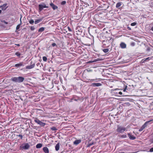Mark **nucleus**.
<instances>
[{
  "label": "nucleus",
  "instance_id": "1",
  "mask_svg": "<svg viewBox=\"0 0 153 153\" xmlns=\"http://www.w3.org/2000/svg\"><path fill=\"white\" fill-rule=\"evenodd\" d=\"M11 80L15 82L21 83L23 81L24 78L22 76L14 77L11 78Z\"/></svg>",
  "mask_w": 153,
  "mask_h": 153
},
{
  "label": "nucleus",
  "instance_id": "2",
  "mask_svg": "<svg viewBox=\"0 0 153 153\" xmlns=\"http://www.w3.org/2000/svg\"><path fill=\"white\" fill-rule=\"evenodd\" d=\"M126 130V128L122 126H117L116 130L117 131L120 133H123Z\"/></svg>",
  "mask_w": 153,
  "mask_h": 153
},
{
  "label": "nucleus",
  "instance_id": "3",
  "mask_svg": "<svg viewBox=\"0 0 153 153\" xmlns=\"http://www.w3.org/2000/svg\"><path fill=\"white\" fill-rule=\"evenodd\" d=\"M30 147V145L28 143H25L22 144L20 147V149L21 150L27 149Z\"/></svg>",
  "mask_w": 153,
  "mask_h": 153
},
{
  "label": "nucleus",
  "instance_id": "4",
  "mask_svg": "<svg viewBox=\"0 0 153 153\" xmlns=\"http://www.w3.org/2000/svg\"><path fill=\"white\" fill-rule=\"evenodd\" d=\"M152 121H153V120L146 122L142 126L141 128L139 129V131H143L147 126V125L148 124H151L150 122Z\"/></svg>",
  "mask_w": 153,
  "mask_h": 153
},
{
  "label": "nucleus",
  "instance_id": "5",
  "mask_svg": "<svg viewBox=\"0 0 153 153\" xmlns=\"http://www.w3.org/2000/svg\"><path fill=\"white\" fill-rule=\"evenodd\" d=\"M28 22H29L32 25H33L34 22L35 24H37L38 23V19H36L34 20L32 19H30L29 20L28 19Z\"/></svg>",
  "mask_w": 153,
  "mask_h": 153
},
{
  "label": "nucleus",
  "instance_id": "6",
  "mask_svg": "<svg viewBox=\"0 0 153 153\" xmlns=\"http://www.w3.org/2000/svg\"><path fill=\"white\" fill-rule=\"evenodd\" d=\"M48 7L45 4H39V11H41L44 8H48Z\"/></svg>",
  "mask_w": 153,
  "mask_h": 153
},
{
  "label": "nucleus",
  "instance_id": "7",
  "mask_svg": "<svg viewBox=\"0 0 153 153\" xmlns=\"http://www.w3.org/2000/svg\"><path fill=\"white\" fill-rule=\"evenodd\" d=\"M128 135L129 139L131 140H134L136 139V137L130 133L128 134Z\"/></svg>",
  "mask_w": 153,
  "mask_h": 153
},
{
  "label": "nucleus",
  "instance_id": "8",
  "mask_svg": "<svg viewBox=\"0 0 153 153\" xmlns=\"http://www.w3.org/2000/svg\"><path fill=\"white\" fill-rule=\"evenodd\" d=\"M24 65L23 62H21L20 63L16 64L15 65V67H19L24 66Z\"/></svg>",
  "mask_w": 153,
  "mask_h": 153
},
{
  "label": "nucleus",
  "instance_id": "9",
  "mask_svg": "<svg viewBox=\"0 0 153 153\" xmlns=\"http://www.w3.org/2000/svg\"><path fill=\"white\" fill-rule=\"evenodd\" d=\"M102 85V84L100 83H92L91 84V86L93 87H99Z\"/></svg>",
  "mask_w": 153,
  "mask_h": 153
},
{
  "label": "nucleus",
  "instance_id": "10",
  "mask_svg": "<svg viewBox=\"0 0 153 153\" xmlns=\"http://www.w3.org/2000/svg\"><path fill=\"white\" fill-rule=\"evenodd\" d=\"M7 5V4L6 3L4 4L3 5L0 6V8H1L2 10H5L7 7H6Z\"/></svg>",
  "mask_w": 153,
  "mask_h": 153
},
{
  "label": "nucleus",
  "instance_id": "11",
  "mask_svg": "<svg viewBox=\"0 0 153 153\" xmlns=\"http://www.w3.org/2000/svg\"><path fill=\"white\" fill-rule=\"evenodd\" d=\"M43 151L45 153H49V151L48 148L46 147H45L43 148Z\"/></svg>",
  "mask_w": 153,
  "mask_h": 153
},
{
  "label": "nucleus",
  "instance_id": "12",
  "mask_svg": "<svg viewBox=\"0 0 153 153\" xmlns=\"http://www.w3.org/2000/svg\"><path fill=\"white\" fill-rule=\"evenodd\" d=\"M81 142L80 140H75L74 142V144L76 145H77L79 144Z\"/></svg>",
  "mask_w": 153,
  "mask_h": 153
},
{
  "label": "nucleus",
  "instance_id": "13",
  "mask_svg": "<svg viewBox=\"0 0 153 153\" xmlns=\"http://www.w3.org/2000/svg\"><path fill=\"white\" fill-rule=\"evenodd\" d=\"M50 5L52 7L53 9L54 10L57 9L58 8L57 7L54 5V4H53L52 3H50Z\"/></svg>",
  "mask_w": 153,
  "mask_h": 153
},
{
  "label": "nucleus",
  "instance_id": "14",
  "mask_svg": "<svg viewBox=\"0 0 153 153\" xmlns=\"http://www.w3.org/2000/svg\"><path fill=\"white\" fill-rule=\"evenodd\" d=\"M123 4V3L122 2H119L117 3L116 7L117 8H119V7L121 6Z\"/></svg>",
  "mask_w": 153,
  "mask_h": 153
},
{
  "label": "nucleus",
  "instance_id": "15",
  "mask_svg": "<svg viewBox=\"0 0 153 153\" xmlns=\"http://www.w3.org/2000/svg\"><path fill=\"white\" fill-rule=\"evenodd\" d=\"M120 46L122 48H125L126 47V45L123 42H122L120 44Z\"/></svg>",
  "mask_w": 153,
  "mask_h": 153
},
{
  "label": "nucleus",
  "instance_id": "16",
  "mask_svg": "<svg viewBox=\"0 0 153 153\" xmlns=\"http://www.w3.org/2000/svg\"><path fill=\"white\" fill-rule=\"evenodd\" d=\"M34 65L33 64L30 65H27L26 66V69H31L34 68Z\"/></svg>",
  "mask_w": 153,
  "mask_h": 153
},
{
  "label": "nucleus",
  "instance_id": "17",
  "mask_svg": "<svg viewBox=\"0 0 153 153\" xmlns=\"http://www.w3.org/2000/svg\"><path fill=\"white\" fill-rule=\"evenodd\" d=\"M59 146H59V143H58L57 144H56V145L55 147V150L56 151H58L59 150Z\"/></svg>",
  "mask_w": 153,
  "mask_h": 153
},
{
  "label": "nucleus",
  "instance_id": "18",
  "mask_svg": "<svg viewBox=\"0 0 153 153\" xmlns=\"http://www.w3.org/2000/svg\"><path fill=\"white\" fill-rule=\"evenodd\" d=\"M39 125L42 126H43L45 125V123L39 121Z\"/></svg>",
  "mask_w": 153,
  "mask_h": 153
},
{
  "label": "nucleus",
  "instance_id": "19",
  "mask_svg": "<svg viewBox=\"0 0 153 153\" xmlns=\"http://www.w3.org/2000/svg\"><path fill=\"white\" fill-rule=\"evenodd\" d=\"M45 28L44 27H42L39 29V32H42L45 29Z\"/></svg>",
  "mask_w": 153,
  "mask_h": 153
},
{
  "label": "nucleus",
  "instance_id": "20",
  "mask_svg": "<svg viewBox=\"0 0 153 153\" xmlns=\"http://www.w3.org/2000/svg\"><path fill=\"white\" fill-rule=\"evenodd\" d=\"M94 144V142H92V143H89L87 145V147H90L91 146H92V145Z\"/></svg>",
  "mask_w": 153,
  "mask_h": 153
},
{
  "label": "nucleus",
  "instance_id": "21",
  "mask_svg": "<svg viewBox=\"0 0 153 153\" xmlns=\"http://www.w3.org/2000/svg\"><path fill=\"white\" fill-rule=\"evenodd\" d=\"M109 51V49L108 48L105 49L103 50V51L105 53L108 52Z\"/></svg>",
  "mask_w": 153,
  "mask_h": 153
},
{
  "label": "nucleus",
  "instance_id": "22",
  "mask_svg": "<svg viewBox=\"0 0 153 153\" xmlns=\"http://www.w3.org/2000/svg\"><path fill=\"white\" fill-rule=\"evenodd\" d=\"M152 59L151 57H148V58H146L144 60V61H146L148 60H149Z\"/></svg>",
  "mask_w": 153,
  "mask_h": 153
},
{
  "label": "nucleus",
  "instance_id": "23",
  "mask_svg": "<svg viewBox=\"0 0 153 153\" xmlns=\"http://www.w3.org/2000/svg\"><path fill=\"white\" fill-rule=\"evenodd\" d=\"M121 137L122 138H126L127 137V135L126 134H124L122 135Z\"/></svg>",
  "mask_w": 153,
  "mask_h": 153
},
{
  "label": "nucleus",
  "instance_id": "24",
  "mask_svg": "<svg viewBox=\"0 0 153 153\" xmlns=\"http://www.w3.org/2000/svg\"><path fill=\"white\" fill-rule=\"evenodd\" d=\"M42 58L43 60L44 61H46L47 60V58L45 56H43Z\"/></svg>",
  "mask_w": 153,
  "mask_h": 153
},
{
  "label": "nucleus",
  "instance_id": "25",
  "mask_svg": "<svg viewBox=\"0 0 153 153\" xmlns=\"http://www.w3.org/2000/svg\"><path fill=\"white\" fill-rule=\"evenodd\" d=\"M15 54L16 55L18 56H19L21 55V54L19 52H17Z\"/></svg>",
  "mask_w": 153,
  "mask_h": 153
},
{
  "label": "nucleus",
  "instance_id": "26",
  "mask_svg": "<svg viewBox=\"0 0 153 153\" xmlns=\"http://www.w3.org/2000/svg\"><path fill=\"white\" fill-rule=\"evenodd\" d=\"M137 24V23L136 22H133L131 24V25L132 26H134L136 25Z\"/></svg>",
  "mask_w": 153,
  "mask_h": 153
},
{
  "label": "nucleus",
  "instance_id": "27",
  "mask_svg": "<svg viewBox=\"0 0 153 153\" xmlns=\"http://www.w3.org/2000/svg\"><path fill=\"white\" fill-rule=\"evenodd\" d=\"M30 29L31 30H33L35 29V27L34 26H31Z\"/></svg>",
  "mask_w": 153,
  "mask_h": 153
},
{
  "label": "nucleus",
  "instance_id": "28",
  "mask_svg": "<svg viewBox=\"0 0 153 153\" xmlns=\"http://www.w3.org/2000/svg\"><path fill=\"white\" fill-rule=\"evenodd\" d=\"M66 1H63L61 3V4L62 5H64L66 4Z\"/></svg>",
  "mask_w": 153,
  "mask_h": 153
},
{
  "label": "nucleus",
  "instance_id": "29",
  "mask_svg": "<svg viewBox=\"0 0 153 153\" xmlns=\"http://www.w3.org/2000/svg\"><path fill=\"white\" fill-rule=\"evenodd\" d=\"M20 25H18L17 26H16V30H18L19 29V28H20Z\"/></svg>",
  "mask_w": 153,
  "mask_h": 153
},
{
  "label": "nucleus",
  "instance_id": "30",
  "mask_svg": "<svg viewBox=\"0 0 153 153\" xmlns=\"http://www.w3.org/2000/svg\"><path fill=\"white\" fill-rule=\"evenodd\" d=\"M52 130H56V128L55 127H53L51 128Z\"/></svg>",
  "mask_w": 153,
  "mask_h": 153
},
{
  "label": "nucleus",
  "instance_id": "31",
  "mask_svg": "<svg viewBox=\"0 0 153 153\" xmlns=\"http://www.w3.org/2000/svg\"><path fill=\"white\" fill-rule=\"evenodd\" d=\"M17 136H19V137H20L21 139H22V138L23 136H22V135H21L19 134V135H17Z\"/></svg>",
  "mask_w": 153,
  "mask_h": 153
},
{
  "label": "nucleus",
  "instance_id": "32",
  "mask_svg": "<svg viewBox=\"0 0 153 153\" xmlns=\"http://www.w3.org/2000/svg\"><path fill=\"white\" fill-rule=\"evenodd\" d=\"M149 152H153V147H152L149 150Z\"/></svg>",
  "mask_w": 153,
  "mask_h": 153
},
{
  "label": "nucleus",
  "instance_id": "33",
  "mask_svg": "<svg viewBox=\"0 0 153 153\" xmlns=\"http://www.w3.org/2000/svg\"><path fill=\"white\" fill-rule=\"evenodd\" d=\"M52 46L54 47L56 45V44L55 43H53L52 44Z\"/></svg>",
  "mask_w": 153,
  "mask_h": 153
},
{
  "label": "nucleus",
  "instance_id": "34",
  "mask_svg": "<svg viewBox=\"0 0 153 153\" xmlns=\"http://www.w3.org/2000/svg\"><path fill=\"white\" fill-rule=\"evenodd\" d=\"M42 146V144L39 143V148H41Z\"/></svg>",
  "mask_w": 153,
  "mask_h": 153
},
{
  "label": "nucleus",
  "instance_id": "35",
  "mask_svg": "<svg viewBox=\"0 0 153 153\" xmlns=\"http://www.w3.org/2000/svg\"><path fill=\"white\" fill-rule=\"evenodd\" d=\"M68 31H70V32L72 31L71 29L69 27H68Z\"/></svg>",
  "mask_w": 153,
  "mask_h": 153
},
{
  "label": "nucleus",
  "instance_id": "36",
  "mask_svg": "<svg viewBox=\"0 0 153 153\" xmlns=\"http://www.w3.org/2000/svg\"><path fill=\"white\" fill-rule=\"evenodd\" d=\"M127 86H126V87L123 89V91L124 92H125L126 91Z\"/></svg>",
  "mask_w": 153,
  "mask_h": 153
},
{
  "label": "nucleus",
  "instance_id": "37",
  "mask_svg": "<svg viewBox=\"0 0 153 153\" xmlns=\"http://www.w3.org/2000/svg\"><path fill=\"white\" fill-rule=\"evenodd\" d=\"M34 135H35V136H36L37 137H38V133L36 132H35V133H34Z\"/></svg>",
  "mask_w": 153,
  "mask_h": 153
},
{
  "label": "nucleus",
  "instance_id": "38",
  "mask_svg": "<svg viewBox=\"0 0 153 153\" xmlns=\"http://www.w3.org/2000/svg\"><path fill=\"white\" fill-rule=\"evenodd\" d=\"M87 71L88 72H90V71H91L90 70V69H88L87 70Z\"/></svg>",
  "mask_w": 153,
  "mask_h": 153
},
{
  "label": "nucleus",
  "instance_id": "39",
  "mask_svg": "<svg viewBox=\"0 0 153 153\" xmlns=\"http://www.w3.org/2000/svg\"><path fill=\"white\" fill-rule=\"evenodd\" d=\"M131 45L132 46H134V43H132L131 44Z\"/></svg>",
  "mask_w": 153,
  "mask_h": 153
},
{
  "label": "nucleus",
  "instance_id": "40",
  "mask_svg": "<svg viewBox=\"0 0 153 153\" xmlns=\"http://www.w3.org/2000/svg\"><path fill=\"white\" fill-rule=\"evenodd\" d=\"M127 29L129 30H131V28L128 27H127Z\"/></svg>",
  "mask_w": 153,
  "mask_h": 153
},
{
  "label": "nucleus",
  "instance_id": "41",
  "mask_svg": "<svg viewBox=\"0 0 153 153\" xmlns=\"http://www.w3.org/2000/svg\"><path fill=\"white\" fill-rule=\"evenodd\" d=\"M119 94L120 95H122V93L120 91L119 92Z\"/></svg>",
  "mask_w": 153,
  "mask_h": 153
},
{
  "label": "nucleus",
  "instance_id": "42",
  "mask_svg": "<svg viewBox=\"0 0 153 153\" xmlns=\"http://www.w3.org/2000/svg\"><path fill=\"white\" fill-rule=\"evenodd\" d=\"M36 148H38V147H39V146H38V144H37L36 145Z\"/></svg>",
  "mask_w": 153,
  "mask_h": 153
},
{
  "label": "nucleus",
  "instance_id": "43",
  "mask_svg": "<svg viewBox=\"0 0 153 153\" xmlns=\"http://www.w3.org/2000/svg\"><path fill=\"white\" fill-rule=\"evenodd\" d=\"M151 141L152 143H153V139L151 140Z\"/></svg>",
  "mask_w": 153,
  "mask_h": 153
},
{
  "label": "nucleus",
  "instance_id": "44",
  "mask_svg": "<svg viewBox=\"0 0 153 153\" xmlns=\"http://www.w3.org/2000/svg\"><path fill=\"white\" fill-rule=\"evenodd\" d=\"M35 121L37 123H38V121L37 120H35Z\"/></svg>",
  "mask_w": 153,
  "mask_h": 153
},
{
  "label": "nucleus",
  "instance_id": "45",
  "mask_svg": "<svg viewBox=\"0 0 153 153\" xmlns=\"http://www.w3.org/2000/svg\"><path fill=\"white\" fill-rule=\"evenodd\" d=\"M151 30H152L153 31V26L152 27V28L151 29Z\"/></svg>",
  "mask_w": 153,
  "mask_h": 153
},
{
  "label": "nucleus",
  "instance_id": "46",
  "mask_svg": "<svg viewBox=\"0 0 153 153\" xmlns=\"http://www.w3.org/2000/svg\"><path fill=\"white\" fill-rule=\"evenodd\" d=\"M1 10H0V14L1 13Z\"/></svg>",
  "mask_w": 153,
  "mask_h": 153
},
{
  "label": "nucleus",
  "instance_id": "47",
  "mask_svg": "<svg viewBox=\"0 0 153 153\" xmlns=\"http://www.w3.org/2000/svg\"><path fill=\"white\" fill-rule=\"evenodd\" d=\"M17 45L18 46H19V44H18Z\"/></svg>",
  "mask_w": 153,
  "mask_h": 153
},
{
  "label": "nucleus",
  "instance_id": "48",
  "mask_svg": "<svg viewBox=\"0 0 153 153\" xmlns=\"http://www.w3.org/2000/svg\"><path fill=\"white\" fill-rule=\"evenodd\" d=\"M91 80H92L95 81V79H92Z\"/></svg>",
  "mask_w": 153,
  "mask_h": 153
},
{
  "label": "nucleus",
  "instance_id": "49",
  "mask_svg": "<svg viewBox=\"0 0 153 153\" xmlns=\"http://www.w3.org/2000/svg\"><path fill=\"white\" fill-rule=\"evenodd\" d=\"M20 21H21V18H20Z\"/></svg>",
  "mask_w": 153,
  "mask_h": 153
}]
</instances>
